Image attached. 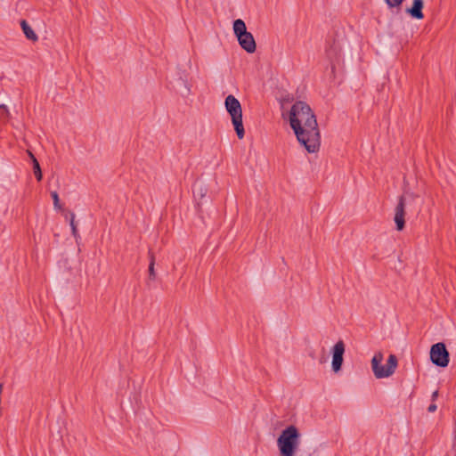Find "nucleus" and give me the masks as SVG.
Segmentation results:
<instances>
[{
    "label": "nucleus",
    "instance_id": "1",
    "mask_svg": "<svg viewBox=\"0 0 456 456\" xmlns=\"http://www.w3.org/2000/svg\"><path fill=\"white\" fill-rule=\"evenodd\" d=\"M289 120L298 142L309 153L320 148V131L312 109L304 102H295L289 111Z\"/></svg>",
    "mask_w": 456,
    "mask_h": 456
},
{
    "label": "nucleus",
    "instance_id": "2",
    "mask_svg": "<svg viewBox=\"0 0 456 456\" xmlns=\"http://www.w3.org/2000/svg\"><path fill=\"white\" fill-rule=\"evenodd\" d=\"M226 111L231 117L232 123L239 139H243L245 130L242 121V108L239 100L232 94H229L224 101Z\"/></svg>",
    "mask_w": 456,
    "mask_h": 456
},
{
    "label": "nucleus",
    "instance_id": "3",
    "mask_svg": "<svg viewBox=\"0 0 456 456\" xmlns=\"http://www.w3.org/2000/svg\"><path fill=\"white\" fill-rule=\"evenodd\" d=\"M298 436V431L294 426H289L281 432L277 440V445L281 456H294Z\"/></svg>",
    "mask_w": 456,
    "mask_h": 456
},
{
    "label": "nucleus",
    "instance_id": "4",
    "mask_svg": "<svg viewBox=\"0 0 456 456\" xmlns=\"http://www.w3.org/2000/svg\"><path fill=\"white\" fill-rule=\"evenodd\" d=\"M383 358V354L381 352H378L371 359V369L377 379L390 377L394 374L397 367V358L395 354H390L388 356L386 366L381 365Z\"/></svg>",
    "mask_w": 456,
    "mask_h": 456
},
{
    "label": "nucleus",
    "instance_id": "5",
    "mask_svg": "<svg viewBox=\"0 0 456 456\" xmlns=\"http://www.w3.org/2000/svg\"><path fill=\"white\" fill-rule=\"evenodd\" d=\"M430 360L432 363L438 367H446L449 364L450 356L444 343L439 342L433 345L430 348Z\"/></svg>",
    "mask_w": 456,
    "mask_h": 456
},
{
    "label": "nucleus",
    "instance_id": "6",
    "mask_svg": "<svg viewBox=\"0 0 456 456\" xmlns=\"http://www.w3.org/2000/svg\"><path fill=\"white\" fill-rule=\"evenodd\" d=\"M345 353V344L342 340L338 341L332 347V370L338 372L341 370L343 363V355Z\"/></svg>",
    "mask_w": 456,
    "mask_h": 456
},
{
    "label": "nucleus",
    "instance_id": "7",
    "mask_svg": "<svg viewBox=\"0 0 456 456\" xmlns=\"http://www.w3.org/2000/svg\"><path fill=\"white\" fill-rule=\"evenodd\" d=\"M405 203H404V198L402 196L399 199L398 204L396 205L395 208V216L394 221L396 224V230L402 231L404 228L405 224Z\"/></svg>",
    "mask_w": 456,
    "mask_h": 456
},
{
    "label": "nucleus",
    "instance_id": "8",
    "mask_svg": "<svg viewBox=\"0 0 456 456\" xmlns=\"http://www.w3.org/2000/svg\"><path fill=\"white\" fill-rule=\"evenodd\" d=\"M238 41L240 45L248 53H253L256 49V45L254 37L250 32H246L241 36H239Z\"/></svg>",
    "mask_w": 456,
    "mask_h": 456
},
{
    "label": "nucleus",
    "instance_id": "9",
    "mask_svg": "<svg viewBox=\"0 0 456 456\" xmlns=\"http://www.w3.org/2000/svg\"><path fill=\"white\" fill-rule=\"evenodd\" d=\"M424 6L423 0H413V4L411 8L407 9V12L417 20L423 19L424 15L422 9Z\"/></svg>",
    "mask_w": 456,
    "mask_h": 456
},
{
    "label": "nucleus",
    "instance_id": "10",
    "mask_svg": "<svg viewBox=\"0 0 456 456\" xmlns=\"http://www.w3.org/2000/svg\"><path fill=\"white\" fill-rule=\"evenodd\" d=\"M20 26H21L24 35L26 36V37L28 40L36 42L38 39L36 32L33 30V28L28 24V22L25 20H22L20 21Z\"/></svg>",
    "mask_w": 456,
    "mask_h": 456
},
{
    "label": "nucleus",
    "instance_id": "11",
    "mask_svg": "<svg viewBox=\"0 0 456 456\" xmlns=\"http://www.w3.org/2000/svg\"><path fill=\"white\" fill-rule=\"evenodd\" d=\"M233 31L237 37L248 32L245 22L240 19L236 20L233 22Z\"/></svg>",
    "mask_w": 456,
    "mask_h": 456
},
{
    "label": "nucleus",
    "instance_id": "12",
    "mask_svg": "<svg viewBox=\"0 0 456 456\" xmlns=\"http://www.w3.org/2000/svg\"><path fill=\"white\" fill-rule=\"evenodd\" d=\"M33 170H34V175H35L37 180L41 181L42 180V171L40 168V165L36 158H33Z\"/></svg>",
    "mask_w": 456,
    "mask_h": 456
},
{
    "label": "nucleus",
    "instance_id": "13",
    "mask_svg": "<svg viewBox=\"0 0 456 456\" xmlns=\"http://www.w3.org/2000/svg\"><path fill=\"white\" fill-rule=\"evenodd\" d=\"M150 265H149V277L151 280H155L156 278V273H155V269H154V265H155V256L153 254H151L150 255Z\"/></svg>",
    "mask_w": 456,
    "mask_h": 456
},
{
    "label": "nucleus",
    "instance_id": "14",
    "mask_svg": "<svg viewBox=\"0 0 456 456\" xmlns=\"http://www.w3.org/2000/svg\"><path fill=\"white\" fill-rule=\"evenodd\" d=\"M69 215L71 216V219L69 220V225H70L73 236L77 239L79 236H78V232H77V224L75 223V216H75V214L73 212H69Z\"/></svg>",
    "mask_w": 456,
    "mask_h": 456
},
{
    "label": "nucleus",
    "instance_id": "15",
    "mask_svg": "<svg viewBox=\"0 0 456 456\" xmlns=\"http://www.w3.org/2000/svg\"><path fill=\"white\" fill-rule=\"evenodd\" d=\"M51 196H52L53 200L54 208L58 209V210L62 209V207H61V205L60 203V199H59V195H58L57 191H52L51 192Z\"/></svg>",
    "mask_w": 456,
    "mask_h": 456
},
{
    "label": "nucleus",
    "instance_id": "16",
    "mask_svg": "<svg viewBox=\"0 0 456 456\" xmlns=\"http://www.w3.org/2000/svg\"><path fill=\"white\" fill-rule=\"evenodd\" d=\"M386 2V4L390 7V8H394V7H398L402 4V3L403 2V0H384Z\"/></svg>",
    "mask_w": 456,
    "mask_h": 456
},
{
    "label": "nucleus",
    "instance_id": "17",
    "mask_svg": "<svg viewBox=\"0 0 456 456\" xmlns=\"http://www.w3.org/2000/svg\"><path fill=\"white\" fill-rule=\"evenodd\" d=\"M206 192H207V189L205 188L204 185L200 184L197 186V195L200 198H203L206 195Z\"/></svg>",
    "mask_w": 456,
    "mask_h": 456
},
{
    "label": "nucleus",
    "instance_id": "18",
    "mask_svg": "<svg viewBox=\"0 0 456 456\" xmlns=\"http://www.w3.org/2000/svg\"><path fill=\"white\" fill-rule=\"evenodd\" d=\"M0 110H2V112H3L1 114V117L4 118H9V110H8L7 106L4 104H0Z\"/></svg>",
    "mask_w": 456,
    "mask_h": 456
},
{
    "label": "nucleus",
    "instance_id": "19",
    "mask_svg": "<svg viewBox=\"0 0 456 456\" xmlns=\"http://www.w3.org/2000/svg\"><path fill=\"white\" fill-rule=\"evenodd\" d=\"M436 405L435 403L430 404L428 409V411L429 412H434V411H436Z\"/></svg>",
    "mask_w": 456,
    "mask_h": 456
},
{
    "label": "nucleus",
    "instance_id": "20",
    "mask_svg": "<svg viewBox=\"0 0 456 456\" xmlns=\"http://www.w3.org/2000/svg\"><path fill=\"white\" fill-rule=\"evenodd\" d=\"M438 396V391H435L433 394H432V399L435 400L436 399V397Z\"/></svg>",
    "mask_w": 456,
    "mask_h": 456
},
{
    "label": "nucleus",
    "instance_id": "21",
    "mask_svg": "<svg viewBox=\"0 0 456 456\" xmlns=\"http://www.w3.org/2000/svg\"><path fill=\"white\" fill-rule=\"evenodd\" d=\"M28 155H29L31 160L33 161V158H35V156L30 151H28Z\"/></svg>",
    "mask_w": 456,
    "mask_h": 456
},
{
    "label": "nucleus",
    "instance_id": "22",
    "mask_svg": "<svg viewBox=\"0 0 456 456\" xmlns=\"http://www.w3.org/2000/svg\"><path fill=\"white\" fill-rule=\"evenodd\" d=\"M69 216V220L71 219V216L69 215V212L65 215V218L67 219Z\"/></svg>",
    "mask_w": 456,
    "mask_h": 456
}]
</instances>
